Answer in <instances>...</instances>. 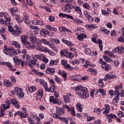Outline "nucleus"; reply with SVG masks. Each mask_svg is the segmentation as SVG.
I'll use <instances>...</instances> for the list:
<instances>
[{
  "label": "nucleus",
  "mask_w": 124,
  "mask_h": 124,
  "mask_svg": "<svg viewBox=\"0 0 124 124\" xmlns=\"http://www.w3.org/2000/svg\"><path fill=\"white\" fill-rule=\"evenodd\" d=\"M72 81H80L81 79L80 78V76H78L76 77H73L71 78Z\"/></svg>",
  "instance_id": "4c0bfd02"
},
{
  "label": "nucleus",
  "mask_w": 124,
  "mask_h": 124,
  "mask_svg": "<svg viewBox=\"0 0 124 124\" xmlns=\"http://www.w3.org/2000/svg\"><path fill=\"white\" fill-rule=\"evenodd\" d=\"M36 21V24L37 25H40V26H43V22L40 20H35Z\"/></svg>",
  "instance_id": "e2e57ef3"
},
{
  "label": "nucleus",
  "mask_w": 124,
  "mask_h": 124,
  "mask_svg": "<svg viewBox=\"0 0 124 124\" xmlns=\"http://www.w3.org/2000/svg\"><path fill=\"white\" fill-rule=\"evenodd\" d=\"M64 53H65L66 54V57L67 58H70L71 59H72V58L74 57V54L72 53V52H68L67 50H65Z\"/></svg>",
  "instance_id": "b1692460"
},
{
  "label": "nucleus",
  "mask_w": 124,
  "mask_h": 124,
  "mask_svg": "<svg viewBox=\"0 0 124 124\" xmlns=\"http://www.w3.org/2000/svg\"><path fill=\"white\" fill-rule=\"evenodd\" d=\"M29 63V65L30 66H33V65H35V66H38V65H39V64H36V62L35 61H32V60H30V61H29V62H27Z\"/></svg>",
  "instance_id": "a878e982"
},
{
  "label": "nucleus",
  "mask_w": 124,
  "mask_h": 124,
  "mask_svg": "<svg viewBox=\"0 0 124 124\" xmlns=\"http://www.w3.org/2000/svg\"><path fill=\"white\" fill-rule=\"evenodd\" d=\"M82 5L84 8H86V9H90V5L89 4L87 3H84Z\"/></svg>",
  "instance_id": "5fc2aeb1"
},
{
  "label": "nucleus",
  "mask_w": 124,
  "mask_h": 124,
  "mask_svg": "<svg viewBox=\"0 0 124 124\" xmlns=\"http://www.w3.org/2000/svg\"><path fill=\"white\" fill-rule=\"evenodd\" d=\"M56 114L60 117L61 115H63V114H64V110L62 108H57L56 110Z\"/></svg>",
  "instance_id": "6ab92c4d"
},
{
  "label": "nucleus",
  "mask_w": 124,
  "mask_h": 124,
  "mask_svg": "<svg viewBox=\"0 0 124 124\" xmlns=\"http://www.w3.org/2000/svg\"><path fill=\"white\" fill-rule=\"evenodd\" d=\"M49 102L53 104H58L59 105L62 104V100L55 98L54 96H51L49 97Z\"/></svg>",
  "instance_id": "6e6552de"
},
{
  "label": "nucleus",
  "mask_w": 124,
  "mask_h": 124,
  "mask_svg": "<svg viewBox=\"0 0 124 124\" xmlns=\"http://www.w3.org/2000/svg\"><path fill=\"white\" fill-rule=\"evenodd\" d=\"M87 19H88V22H89V23H92V22H93V17L91 16L89 17H88L87 18Z\"/></svg>",
  "instance_id": "bf43d9fd"
},
{
  "label": "nucleus",
  "mask_w": 124,
  "mask_h": 124,
  "mask_svg": "<svg viewBox=\"0 0 124 124\" xmlns=\"http://www.w3.org/2000/svg\"><path fill=\"white\" fill-rule=\"evenodd\" d=\"M119 48V52L120 53H124V46H121V47H118Z\"/></svg>",
  "instance_id": "338daca9"
},
{
  "label": "nucleus",
  "mask_w": 124,
  "mask_h": 124,
  "mask_svg": "<svg viewBox=\"0 0 124 124\" xmlns=\"http://www.w3.org/2000/svg\"><path fill=\"white\" fill-rule=\"evenodd\" d=\"M5 115V109L3 108H1V111L0 113V118H2Z\"/></svg>",
  "instance_id": "58836bf2"
},
{
  "label": "nucleus",
  "mask_w": 124,
  "mask_h": 124,
  "mask_svg": "<svg viewBox=\"0 0 124 124\" xmlns=\"http://www.w3.org/2000/svg\"><path fill=\"white\" fill-rule=\"evenodd\" d=\"M117 41L118 42H122V43H124V33H123L122 35L120 37H118L117 39Z\"/></svg>",
  "instance_id": "7c9ffc66"
},
{
  "label": "nucleus",
  "mask_w": 124,
  "mask_h": 124,
  "mask_svg": "<svg viewBox=\"0 0 124 124\" xmlns=\"http://www.w3.org/2000/svg\"><path fill=\"white\" fill-rule=\"evenodd\" d=\"M19 116L21 117V118H27L29 115H28V113H25L24 112L20 111Z\"/></svg>",
  "instance_id": "c03bdc74"
},
{
  "label": "nucleus",
  "mask_w": 124,
  "mask_h": 124,
  "mask_svg": "<svg viewBox=\"0 0 124 124\" xmlns=\"http://www.w3.org/2000/svg\"><path fill=\"white\" fill-rule=\"evenodd\" d=\"M28 121L30 124H35L34 121H33L30 118H28Z\"/></svg>",
  "instance_id": "774afa93"
},
{
  "label": "nucleus",
  "mask_w": 124,
  "mask_h": 124,
  "mask_svg": "<svg viewBox=\"0 0 124 124\" xmlns=\"http://www.w3.org/2000/svg\"><path fill=\"white\" fill-rule=\"evenodd\" d=\"M98 86L100 88H103L104 86V83L103 82V79L100 78L98 80Z\"/></svg>",
  "instance_id": "2f4dec72"
},
{
  "label": "nucleus",
  "mask_w": 124,
  "mask_h": 124,
  "mask_svg": "<svg viewBox=\"0 0 124 124\" xmlns=\"http://www.w3.org/2000/svg\"><path fill=\"white\" fill-rule=\"evenodd\" d=\"M109 67H110V65L106 64L105 62H103L102 66V69H105V71H108L109 70Z\"/></svg>",
  "instance_id": "aec40b11"
},
{
  "label": "nucleus",
  "mask_w": 124,
  "mask_h": 124,
  "mask_svg": "<svg viewBox=\"0 0 124 124\" xmlns=\"http://www.w3.org/2000/svg\"><path fill=\"white\" fill-rule=\"evenodd\" d=\"M74 10L76 12H78L79 14H82V11H81V8L79 7V6H73Z\"/></svg>",
  "instance_id": "c85d7f7f"
},
{
  "label": "nucleus",
  "mask_w": 124,
  "mask_h": 124,
  "mask_svg": "<svg viewBox=\"0 0 124 124\" xmlns=\"http://www.w3.org/2000/svg\"><path fill=\"white\" fill-rule=\"evenodd\" d=\"M75 23H76L77 25L80 24V23H83V21L79 19L75 18L74 19Z\"/></svg>",
  "instance_id": "3c124183"
},
{
  "label": "nucleus",
  "mask_w": 124,
  "mask_h": 124,
  "mask_svg": "<svg viewBox=\"0 0 124 124\" xmlns=\"http://www.w3.org/2000/svg\"><path fill=\"white\" fill-rule=\"evenodd\" d=\"M11 104V103L9 101H7L6 102V104H2V106L3 108V109L6 110V109H8V108H9L10 104Z\"/></svg>",
  "instance_id": "393cba45"
},
{
  "label": "nucleus",
  "mask_w": 124,
  "mask_h": 124,
  "mask_svg": "<svg viewBox=\"0 0 124 124\" xmlns=\"http://www.w3.org/2000/svg\"><path fill=\"white\" fill-rule=\"evenodd\" d=\"M22 21L28 26L31 25V21H30V18L28 16H24L22 18Z\"/></svg>",
  "instance_id": "2eb2a0df"
},
{
  "label": "nucleus",
  "mask_w": 124,
  "mask_h": 124,
  "mask_svg": "<svg viewBox=\"0 0 124 124\" xmlns=\"http://www.w3.org/2000/svg\"><path fill=\"white\" fill-rule=\"evenodd\" d=\"M85 53L87 55H90V56H91V54H92V53H91V49H90V48H87L85 50Z\"/></svg>",
  "instance_id": "864d4df0"
},
{
  "label": "nucleus",
  "mask_w": 124,
  "mask_h": 124,
  "mask_svg": "<svg viewBox=\"0 0 124 124\" xmlns=\"http://www.w3.org/2000/svg\"><path fill=\"white\" fill-rule=\"evenodd\" d=\"M4 54H5L7 56L10 57H13V56H16L21 53L20 49L15 50L14 48L11 47L8 48L6 46H4V49L3 50Z\"/></svg>",
  "instance_id": "7ed1b4c3"
},
{
  "label": "nucleus",
  "mask_w": 124,
  "mask_h": 124,
  "mask_svg": "<svg viewBox=\"0 0 124 124\" xmlns=\"http://www.w3.org/2000/svg\"><path fill=\"white\" fill-rule=\"evenodd\" d=\"M49 20L50 22H54L55 21V17L53 16H50L49 17Z\"/></svg>",
  "instance_id": "69168bd1"
},
{
  "label": "nucleus",
  "mask_w": 124,
  "mask_h": 124,
  "mask_svg": "<svg viewBox=\"0 0 124 124\" xmlns=\"http://www.w3.org/2000/svg\"><path fill=\"white\" fill-rule=\"evenodd\" d=\"M65 69H69V70H73V67L70 66V64H68L65 65Z\"/></svg>",
  "instance_id": "de8ad7c7"
},
{
  "label": "nucleus",
  "mask_w": 124,
  "mask_h": 124,
  "mask_svg": "<svg viewBox=\"0 0 124 124\" xmlns=\"http://www.w3.org/2000/svg\"><path fill=\"white\" fill-rule=\"evenodd\" d=\"M42 61H43L45 64H47V63H48L49 62V60L47 59V58H46V57H45L44 55L43 56Z\"/></svg>",
  "instance_id": "c9c22d12"
},
{
  "label": "nucleus",
  "mask_w": 124,
  "mask_h": 124,
  "mask_svg": "<svg viewBox=\"0 0 124 124\" xmlns=\"http://www.w3.org/2000/svg\"><path fill=\"white\" fill-rule=\"evenodd\" d=\"M56 90V86L55 85H52L51 87L49 88H47V91L49 92V93H53L55 92Z\"/></svg>",
  "instance_id": "bb28decb"
},
{
  "label": "nucleus",
  "mask_w": 124,
  "mask_h": 124,
  "mask_svg": "<svg viewBox=\"0 0 124 124\" xmlns=\"http://www.w3.org/2000/svg\"><path fill=\"white\" fill-rule=\"evenodd\" d=\"M28 35L29 37L30 41L32 44V46H34L35 45H36V50L40 51L41 52H43V46H42L40 43L36 41V35L32 31H29L28 32Z\"/></svg>",
  "instance_id": "f257e3e1"
},
{
  "label": "nucleus",
  "mask_w": 124,
  "mask_h": 124,
  "mask_svg": "<svg viewBox=\"0 0 124 124\" xmlns=\"http://www.w3.org/2000/svg\"><path fill=\"white\" fill-rule=\"evenodd\" d=\"M114 78H117L116 75H113L111 74H106L103 79L104 81H107L108 80H111L114 79Z\"/></svg>",
  "instance_id": "9b49d317"
},
{
  "label": "nucleus",
  "mask_w": 124,
  "mask_h": 124,
  "mask_svg": "<svg viewBox=\"0 0 124 124\" xmlns=\"http://www.w3.org/2000/svg\"><path fill=\"white\" fill-rule=\"evenodd\" d=\"M70 111H71V114L72 115V116H76V114L75 113V110H74V108H71L70 109Z\"/></svg>",
  "instance_id": "052dcab7"
},
{
  "label": "nucleus",
  "mask_w": 124,
  "mask_h": 124,
  "mask_svg": "<svg viewBox=\"0 0 124 124\" xmlns=\"http://www.w3.org/2000/svg\"><path fill=\"white\" fill-rule=\"evenodd\" d=\"M64 7H65V9H64L65 12H68V13H69V12H70V9H72V8H73V5L67 3L65 5Z\"/></svg>",
  "instance_id": "f3484780"
},
{
  "label": "nucleus",
  "mask_w": 124,
  "mask_h": 124,
  "mask_svg": "<svg viewBox=\"0 0 124 124\" xmlns=\"http://www.w3.org/2000/svg\"><path fill=\"white\" fill-rule=\"evenodd\" d=\"M122 87H123V85L121 84L120 86H115V91L114 93L116 95V97H117V100L119 99V97H120V95H121V97H124V90H123V89H122Z\"/></svg>",
  "instance_id": "20e7f679"
},
{
  "label": "nucleus",
  "mask_w": 124,
  "mask_h": 124,
  "mask_svg": "<svg viewBox=\"0 0 124 124\" xmlns=\"http://www.w3.org/2000/svg\"><path fill=\"white\" fill-rule=\"evenodd\" d=\"M66 30V28H65V27H61L59 28V30L60 31H65V30Z\"/></svg>",
  "instance_id": "0e129e2a"
},
{
  "label": "nucleus",
  "mask_w": 124,
  "mask_h": 124,
  "mask_svg": "<svg viewBox=\"0 0 124 124\" xmlns=\"http://www.w3.org/2000/svg\"><path fill=\"white\" fill-rule=\"evenodd\" d=\"M47 45H48L49 47H50V48L52 49L55 52H58V49H57L55 48V45L54 44H53L51 43H48Z\"/></svg>",
  "instance_id": "473e14b6"
},
{
  "label": "nucleus",
  "mask_w": 124,
  "mask_h": 124,
  "mask_svg": "<svg viewBox=\"0 0 124 124\" xmlns=\"http://www.w3.org/2000/svg\"><path fill=\"white\" fill-rule=\"evenodd\" d=\"M105 110L103 112V114H107L110 112V106L108 104H106L105 105Z\"/></svg>",
  "instance_id": "5701e85b"
},
{
  "label": "nucleus",
  "mask_w": 124,
  "mask_h": 124,
  "mask_svg": "<svg viewBox=\"0 0 124 124\" xmlns=\"http://www.w3.org/2000/svg\"><path fill=\"white\" fill-rule=\"evenodd\" d=\"M10 80L12 83H16V78L14 76H11L10 77Z\"/></svg>",
  "instance_id": "4d7b16f0"
},
{
  "label": "nucleus",
  "mask_w": 124,
  "mask_h": 124,
  "mask_svg": "<svg viewBox=\"0 0 124 124\" xmlns=\"http://www.w3.org/2000/svg\"><path fill=\"white\" fill-rule=\"evenodd\" d=\"M13 94H16L18 98H22L24 96V93H23V89L19 88L18 87H16L14 90H13L11 92Z\"/></svg>",
  "instance_id": "423d86ee"
},
{
  "label": "nucleus",
  "mask_w": 124,
  "mask_h": 124,
  "mask_svg": "<svg viewBox=\"0 0 124 124\" xmlns=\"http://www.w3.org/2000/svg\"><path fill=\"white\" fill-rule=\"evenodd\" d=\"M12 45H14V46H15L16 48H17V49H20V48H21L20 44H18L16 42L13 41L12 43Z\"/></svg>",
  "instance_id": "a19ab883"
},
{
  "label": "nucleus",
  "mask_w": 124,
  "mask_h": 124,
  "mask_svg": "<svg viewBox=\"0 0 124 124\" xmlns=\"http://www.w3.org/2000/svg\"><path fill=\"white\" fill-rule=\"evenodd\" d=\"M13 60L16 64H17V65H20V64H21V66H24V62H23L21 59L17 58V56L14 57Z\"/></svg>",
  "instance_id": "f8f14e48"
},
{
  "label": "nucleus",
  "mask_w": 124,
  "mask_h": 124,
  "mask_svg": "<svg viewBox=\"0 0 124 124\" xmlns=\"http://www.w3.org/2000/svg\"><path fill=\"white\" fill-rule=\"evenodd\" d=\"M98 44L100 51H102L103 47V45H102V40L99 39L98 40Z\"/></svg>",
  "instance_id": "a18cd8bd"
},
{
  "label": "nucleus",
  "mask_w": 124,
  "mask_h": 124,
  "mask_svg": "<svg viewBox=\"0 0 124 124\" xmlns=\"http://www.w3.org/2000/svg\"><path fill=\"white\" fill-rule=\"evenodd\" d=\"M76 108L78 111L79 112H82V106L79 103H78L76 105Z\"/></svg>",
  "instance_id": "37998d69"
},
{
  "label": "nucleus",
  "mask_w": 124,
  "mask_h": 124,
  "mask_svg": "<svg viewBox=\"0 0 124 124\" xmlns=\"http://www.w3.org/2000/svg\"><path fill=\"white\" fill-rule=\"evenodd\" d=\"M86 27L88 28V30H90V31H92V30H93V29H96L97 28V26L93 24L87 25Z\"/></svg>",
  "instance_id": "c756f323"
},
{
  "label": "nucleus",
  "mask_w": 124,
  "mask_h": 124,
  "mask_svg": "<svg viewBox=\"0 0 124 124\" xmlns=\"http://www.w3.org/2000/svg\"><path fill=\"white\" fill-rule=\"evenodd\" d=\"M45 71L46 74L54 75L55 73V69L54 68H47Z\"/></svg>",
  "instance_id": "a211bd4d"
},
{
  "label": "nucleus",
  "mask_w": 124,
  "mask_h": 124,
  "mask_svg": "<svg viewBox=\"0 0 124 124\" xmlns=\"http://www.w3.org/2000/svg\"><path fill=\"white\" fill-rule=\"evenodd\" d=\"M58 119L59 120H61L62 123H65V124L68 123V120L66 119V118H62V117H59Z\"/></svg>",
  "instance_id": "ea45409f"
},
{
  "label": "nucleus",
  "mask_w": 124,
  "mask_h": 124,
  "mask_svg": "<svg viewBox=\"0 0 124 124\" xmlns=\"http://www.w3.org/2000/svg\"><path fill=\"white\" fill-rule=\"evenodd\" d=\"M106 117H108V123H112V122L113 121V118H115L116 119H117V116L113 114H107Z\"/></svg>",
  "instance_id": "4468645a"
},
{
  "label": "nucleus",
  "mask_w": 124,
  "mask_h": 124,
  "mask_svg": "<svg viewBox=\"0 0 124 124\" xmlns=\"http://www.w3.org/2000/svg\"><path fill=\"white\" fill-rule=\"evenodd\" d=\"M9 31L12 32V34H13V31H14V30H15V27L13 28V27L11 26H9L8 27Z\"/></svg>",
  "instance_id": "603ef678"
},
{
  "label": "nucleus",
  "mask_w": 124,
  "mask_h": 124,
  "mask_svg": "<svg viewBox=\"0 0 124 124\" xmlns=\"http://www.w3.org/2000/svg\"><path fill=\"white\" fill-rule=\"evenodd\" d=\"M36 91V87L35 86H31L29 88V92L30 93H33Z\"/></svg>",
  "instance_id": "72a5a7b5"
},
{
  "label": "nucleus",
  "mask_w": 124,
  "mask_h": 124,
  "mask_svg": "<svg viewBox=\"0 0 124 124\" xmlns=\"http://www.w3.org/2000/svg\"><path fill=\"white\" fill-rule=\"evenodd\" d=\"M44 54H40L37 55L35 54L33 57V61H35L36 62V64H39V62L37 60H39L40 61H42V58L43 57Z\"/></svg>",
  "instance_id": "9d476101"
},
{
  "label": "nucleus",
  "mask_w": 124,
  "mask_h": 124,
  "mask_svg": "<svg viewBox=\"0 0 124 124\" xmlns=\"http://www.w3.org/2000/svg\"><path fill=\"white\" fill-rule=\"evenodd\" d=\"M77 35L78 36L77 37V38L79 40V41H82L83 39L84 38H87V35L85 34L81 33L80 34H79L78 33H76V35Z\"/></svg>",
  "instance_id": "ddd939ff"
},
{
  "label": "nucleus",
  "mask_w": 124,
  "mask_h": 124,
  "mask_svg": "<svg viewBox=\"0 0 124 124\" xmlns=\"http://www.w3.org/2000/svg\"><path fill=\"white\" fill-rule=\"evenodd\" d=\"M98 92L99 93H102V94H106V92H105V90L103 89H99L97 92V93H98Z\"/></svg>",
  "instance_id": "49530a36"
},
{
  "label": "nucleus",
  "mask_w": 124,
  "mask_h": 124,
  "mask_svg": "<svg viewBox=\"0 0 124 124\" xmlns=\"http://www.w3.org/2000/svg\"><path fill=\"white\" fill-rule=\"evenodd\" d=\"M22 58L23 59H24V60H26L27 62H31V56L28 54H25L23 55Z\"/></svg>",
  "instance_id": "cd10ccee"
},
{
  "label": "nucleus",
  "mask_w": 124,
  "mask_h": 124,
  "mask_svg": "<svg viewBox=\"0 0 124 124\" xmlns=\"http://www.w3.org/2000/svg\"><path fill=\"white\" fill-rule=\"evenodd\" d=\"M20 37L21 38V42H22L23 44L26 46L27 48L28 49H35V46H31V43L27 40V37L21 35Z\"/></svg>",
  "instance_id": "39448f33"
},
{
  "label": "nucleus",
  "mask_w": 124,
  "mask_h": 124,
  "mask_svg": "<svg viewBox=\"0 0 124 124\" xmlns=\"http://www.w3.org/2000/svg\"><path fill=\"white\" fill-rule=\"evenodd\" d=\"M118 117H120V118H122V117H124V113L122 111H119L118 113Z\"/></svg>",
  "instance_id": "6e6d98bb"
},
{
  "label": "nucleus",
  "mask_w": 124,
  "mask_h": 124,
  "mask_svg": "<svg viewBox=\"0 0 124 124\" xmlns=\"http://www.w3.org/2000/svg\"><path fill=\"white\" fill-rule=\"evenodd\" d=\"M100 31L104 33H106V34H109V33H110V31H108L107 30L105 29V28L100 29Z\"/></svg>",
  "instance_id": "79ce46f5"
},
{
  "label": "nucleus",
  "mask_w": 124,
  "mask_h": 124,
  "mask_svg": "<svg viewBox=\"0 0 124 124\" xmlns=\"http://www.w3.org/2000/svg\"><path fill=\"white\" fill-rule=\"evenodd\" d=\"M110 35L111 36H116L117 35V32L115 30H113L111 31Z\"/></svg>",
  "instance_id": "680f3d73"
},
{
  "label": "nucleus",
  "mask_w": 124,
  "mask_h": 124,
  "mask_svg": "<svg viewBox=\"0 0 124 124\" xmlns=\"http://www.w3.org/2000/svg\"><path fill=\"white\" fill-rule=\"evenodd\" d=\"M17 11H18V9L16 7L10 9V12L11 13V15L13 16V17H15V13H16Z\"/></svg>",
  "instance_id": "4be33fe9"
},
{
  "label": "nucleus",
  "mask_w": 124,
  "mask_h": 124,
  "mask_svg": "<svg viewBox=\"0 0 124 124\" xmlns=\"http://www.w3.org/2000/svg\"><path fill=\"white\" fill-rule=\"evenodd\" d=\"M51 117H52V118H54L55 119H59V118L60 117V116H58L57 113L56 114H54V113H52L51 114Z\"/></svg>",
  "instance_id": "13d9d810"
},
{
  "label": "nucleus",
  "mask_w": 124,
  "mask_h": 124,
  "mask_svg": "<svg viewBox=\"0 0 124 124\" xmlns=\"http://www.w3.org/2000/svg\"><path fill=\"white\" fill-rule=\"evenodd\" d=\"M42 96H43V90L40 89L37 94V99L40 100L42 98Z\"/></svg>",
  "instance_id": "dca6fc26"
},
{
  "label": "nucleus",
  "mask_w": 124,
  "mask_h": 124,
  "mask_svg": "<svg viewBox=\"0 0 124 124\" xmlns=\"http://www.w3.org/2000/svg\"><path fill=\"white\" fill-rule=\"evenodd\" d=\"M120 99V97H118H118L115 96V98H114L113 100V103L114 104V105L115 106H117L118 105V102H119V100Z\"/></svg>",
  "instance_id": "e433bc0d"
},
{
  "label": "nucleus",
  "mask_w": 124,
  "mask_h": 124,
  "mask_svg": "<svg viewBox=\"0 0 124 124\" xmlns=\"http://www.w3.org/2000/svg\"><path fill=\"white\" fill-rule=\"evenodd\" d=\"M4 86H6L7 88H10L11 86H12V83L10 82V81L7 80V79H4Z\"/></svg>",
  "instance_id": "412c9836"
},
{
  "label": "nucleus",
  "mask_w": 124,
  "mask_h": 124,
  "mask_svg": "<svg viewBox=\"0 0 124 124\" xmlns=\"http://www.w3.org/2000/svg\"><path fill=\"white\" fill-rule=\"evenodd\" d=\"M53 33H54V32H52L51 34L48 30L44 29H42L40 32L42 36L44 37H47V35H48V36H51V35H53Z\"/></svg>",
  "instance_id": "1a4fd4ad"
},
{
  "label": "nucleus",
  "mask_w": 124,
  "mask_h": 124,
  "mask_svg": "<svg viewBox=\"0 0 124 124\" xmlns=\"http://www.w3.org/2000/svg\"><path fill=\"white\" fill-rule=\"evenodd\" d=\"M76 91V93L79 95L81 98H87L89 96L88 93V88L85 87H82L81 85H78L75 88Z\"/></svg>",
  "instance_id": "f03ea898"
},
{
  "label": "nucleus",
  "mask_w": 124,
  "mask_h": 124,
  "mask_svg": "<svg viewBox=\"0 0 124 124\" xmlns=\"http://www.w3.org/2000/svg\"><path fill=\"white\" fill-rule=\"evenodd\" d=\"M63 98L64 102H66L67 103H69V102H70V98L69 97H68L66 95H63Z\"/></svg>",
  "instance_id": "f704fd0d"
},
{
  "label": "nucleus",
  "mask_w": 124,
  "mask_h": 124,
  "mask_svg": "<svg viewBox=\"0 0 124 124\" xmlns=\"http://www.w3.org/2000/svg\"><path fill=\"white\" fill-rule=\"evenodd\" d=\"M41 42H42V43H43L44 44H46V45H48V44H49V41H47V40L45 39H42L41 40Z\"/></svg>",
  "instance_id": "8fccbe9b"
},
{
  "label": "nucleus",
  "mask_w": 124,
  "mask_h": 124,
  "mask_svg": "<svg viewBox=\"0 0 124 124\" xmlns=\"http://www.w3.org/2000/svg\"><path fill=\"white\" fill-rule=\"evenodd\" d=\"M55 80L56 82H58V83H61V82L62 81V78H60L58 76H55Z\"/></svg>",
  "instance_id": "09e8293b"
},
{
  "label": "nucleus",
  "mask_w": 124,
  "mask_h": 124,
  "mask_svg": "<svg viewBox=\"0 0 124 124\" xmlns=\"http://www.w3.org/2000/svg\"><path fill=\"white\" fill-rule=\"evenodd\" d=\"M23 30L21 28L18 27L17 26H15V30L13 32V35L14 36H20V34L22 33Z\"/></svg>",
  "instance_id": "0eeeda50"
}]
</instances>
